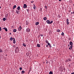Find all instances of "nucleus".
Listing matches in <instances>:
<instances>
[{
    "instance_id": "c85d7f7f",
    "label": "nucleus",
    "mask_w": 74,
    "mask_h": 74,
    "mask_svg": "<svg viewBox=\"0 0 74 74\" xmlns=\"http://www.w3.org/2000/svg\"><path fill=\"white\" fill-rule=\"evenodd\" d=\"M19 69L20 70H22V68L20 67L19 68Z\"/></svg>"
},
{
    "instance_id": "20e7f679",
    "label": "nucleus",
    "mask_w": 74,
    "mask_h": 74,
    "mask_svg": "<svg viewBox=\"0 0 74 74\" xmlns=\"http://www.w3.org/2000/svg\"><path fill=\"white\" fill-rule=\"evenodd\" d=\"M69 19L67 18L66 19L67 25H69Z\"/></svg>"
},
{
    "instance_id": "6e6d98bb",
    "label": "nucleus",
    "mask_w": 74,
    "mask_h": 74,
    "mask_svg": "<svg viewBox=\"0 0 74 74\" xmlns=\"http://www.w3.org/2000/svg\"><path fill=\"white\" fill-rule=\"evenodd\" d=\"M7 16H8V14H7Z\"/></svg>"
},
{
    "instance_id": "4c0bfd02",
    "label": "nucleus",
    "mask_w": 74,
    "mask_h": 74,
    "mask_svg": "<svg viewBox=\"0 0 74 74\" xmlns=\"http://www.w3.org/2000/svg\"><path fill=\"white\" fill-rule=\"evenodd\" d=\"M0 31H1V27H0Z\"/></svg>"
},
{
    "instance_id": "37998d69",
    "label": "nucleus",
    "mask_w": 74,
    "mask_h": 74,
    "mask_svg": "<svg viewBox=\"0 0 74 74\" xmlns=\"http://www.w3.org/2000/svg\"><path fill=\"white\" fill-rule=\"evenodd\" d=\"M71 74H74V72L71 73Z\"/></svg>"
},
{
    "instance_id": "c9c22d12",
    "label": "nucleus",
    "mask_w": 74,
    "mask_h": 74,
    "mask_svg": "<svg viewBox=\"0 0 74 74\" xmlns=\"http://www.w3.org/2000/svg\"><path fill=\"white\" fill-rule=\"evenodd\" d=\"M29 23L28 22H27V23H26V25H29Z\"/></svg>"
},
{
    "instance_id": "cd10ccee",
    "label": "nucleus",
    "mask_w": 74,
    "mask_h": 74,
    "mask_svg": "<svg viewBox=\"0 0 74 74\" xmlns=\"http://www.w3.org/2000/svg\"><path fill=\"white\" fill-rule=\"evenodd\" d=\"M2 49H0V53H1L2 52Z\"/></svg>"
},
{
    "instance_id": "6e6552de",
    "label": "nucleus",
    "mask_w": 74,
    "mask_h": 74,
    "mask_svg": "<svg viewBox=\"0 0 74 74\" xmlns=\"http://www.w3.org/2000/svg\"><path fill=\"white\" fill-rule=\"evenodd\" d=\"M23 7L24 8H26L27 7V5L26 4H24Z\"/></svg>"
},
{
    "instance_id": "7ed1b4c3",
    "label": "nucleus",
    "mask_w": 74,
    "mask_h": 74,
    "mask_svg": "<svg viewBox=\"0 0 74 74\" xmlns=\"http://www.w3.org/2000/svg\"><path fill=\"white\" fill-rule=\"evenodd\" d=\"M22 27H21V25H20L19 27L18 28V31H21V30H22Z\"/></svg>"
},
{
    "instance_id": "58836bf2",
    "label": "nucleus",
    "mask_w": 74,
    "mask_h": 74,
    "mask_svg": "<svg viewBox=\"0 0 74 74\" xmlns=\"http://www.w3.org/2000/svg\"><path fill=\"white\" fill-rule=\"evenodd\" d=\"M40 36L41 37H42V36H43V34H41L40 35Z\"/></svg>"
},
{
    "instance_id": "2f4dec72",
    "label": "nucleus",
    "mask_w": 74,
    "mask_h": 74,
    "mask_svg": "<svg viewBox=\"0 0 74 74\" xmlns=\"http://www.w3.org/2000/svg\"><path fill=\"white\" fill-rule=\"evenodd\" d=\"M61 34L62 36H63V35H64V33H63V32H62Z\"/></svg>"
},
{
    "instance_id": "a211bd4d",
    "label": "nucleus",
    "mask_w": 74,
    "mask_h": 74,
    "mask_svg": "<svg viewBox=\"0 0 74 74\" xmlns=\"http://www.w3.org/2000/svg\"><path fill=\"white\" fill-rule=\"evenodd\" d=\"M17 9L18 10H20V6H18L17 7Z\"/></svg>"
},
{
    "instance_id": "39448f33",
    "label": "nucleus",
    "mask_w": 74,
    "mask_h": 74,
    "mask_svg": "<svg viewBox=\"0 0 74 74\" xmlns=\"http://www.w3.org/2000/svg\"><path fill=\"white\" fill-rule=\"evenodd\" d=\"M26 32H30V29L29 28L27 29H26Z\"/></svg>"
},
{
    "instance_id": "052dcab7",
    "label": "nucleus",
    "mask_w": 74,
    "mask_h": 74,
    "mask_svg": "<svg viewBox=\"0 0 74 74\" xmlns=\"http://www.w3.org/2000/svg\"><path fill=\"white\" fill-rule=\"evenodd\" d=\"M43 37H44V36H43Z\"/></svg>"
},
{
    "instance_id": "a19ab883",
    "label": "nucleus",
    "mask_w": 74,
    "mask_h": 74,
    "mask_svg": "<svg viewBox=\"0 0 74 74\" xmlns=\"http://www.w3.org/2000/svg\"><path fill=\"white\" fill-rule=\"evenodd\" d=\"M34 5V7H36V5Z\"/></svg>"
},
{
    "instance_id": "bf43d9fd",
    "label": "nucleus",
    "mask_w": 74,
    "mask_h": 74,
    "mask_svg": "<svg viewBox=\"0 0 74 74\" xmlns=\"http://www.w3.org/2000/svg\"><path fill=\"white\" fill-rule=\"evenodd\" d=\"M73 6L74 7V4H73Z\"/></svg>"
},
{
    "instance_id": "412c9836",
    "label": "nucleus",
    "mask_w": 74,
    "mask_h": 74,
    "mask_svg": "<svg viewBox=\"0 0 74 74\" xmlns=\"http://www.w3.org/2000/svg\"><path fill=\"white\" fill-rule=\"evenodd\" d=\"M22 74H24L25 73V71H22Z\"/></svg>"
},
{
    "instance_id": "2eb2a0df",
    "label": "nucleus",
    "mask_w": 74,
    "mask_h": 74,
    "mask_svg": "<svg viewBox=\"0 0 74 74\" xmlns=\"http://www.w3.org/2000/svg\"><path fill=\"white\" fill-rule=\"evenodd\" d=\"M43 19L45 21H46L47 19V17H45L44 18H43Z\"/></svg>"
},
{
    "instance_id": "4be33fe9",
    "label": "nucleus",
    "mask_w": 74,
    "mask_h": 74,
    "mask_svg": "<svg viewBox=\"0 0 74 74\" xmlns=\"http://www.w3.org/2000/svg\"><path fill=\"white\" fill-rule=\"evenodd\" d=\"M45 42L46 43V44H48V41L47 40H45Z\"/></svg>"
},
{
    "instance_id": "c756f323",
    "label": "nucleus",
    "mask_w": 74,
    "mask_h": 74,
    "mask_svg": "<svg viewBox=\"0 0 74 74\" xmlns=\"http://www.w3.org/2000/svg\"><path fill=\"white\" fill-rule=\"evenodd\" d=\"M72 49V47L71 46H70V47L69 48V49Z\"/></svg>"
},
{
    "instance_id": "13d9d810",
    "label": "nucleus",
    "mask_w": 74,
    "mask_h": 74,
    "mask_svg": "<svg viewBox=\"0 0 74 74\" xmlns=\"http://www.w3.org/2000/svg\"><path fill=\"white\" fill-rule=\"evenodd\" d=\"M1 8V6H0V8Z\"/></svg>"
},
{
    "instance_id": "79ce46f5",
    "label": "nucleus",
    "mask_w": 74,
    "mask_h": 74,
    "mask_svg": "<svg viewBox=\"0 0 74 74\" xmlns=\"http://www.w3.org/2000/svg\"><path fill=\"white\" fill-rule=\"evenodd\" d=\"M48 47V45H46V47Z\"/></svg>"
},
{
    "instance_id": "f3484780",
    "label": "nucleus",
    "mask_w": 74,
    "mask_h": 74,
    "mask_svg": "<svg viewBox=\"0 0 74 74\" xmlns=\"http://www.w3.org/2000/svg\"><path fill=\"white\" fill-rule=\"evenodd\" d=\"M68 60L69 62H71V58H68Z\"/></svg>"
},
{
    "instance_id": "9d476101",
    "label": "nucleus",
    "mask_w": 74,
    "mask_h": 74,
    "mask_svg": "<svg viewBox=\"0 0 74 74\" xmlns=\"http://www.w3.org/2000/svg\"><path fill=\"white\" fill-rule=\"evenodd\" d=\"M16 13L17 14H19V11L16 10Z\"/></svg>"
},
{
    "instance_id": "5fc2aeb1",
    "label": "nucleus",
    "mask_w": 74,
    "mask_h": 74,
    "mask_svg": "<svg viewBox=\"0 0 74 74\" xmlns=\"http://www.w3.org/2000/svg\"><path fill=\"white\" fill-rule=\"evenodd\" d=\"M10 35L11 34V33H10Z\"/></svg>"
},
{
    "instance_id": "393cba45",
    "label": "nucleus",
    "mask_w": 74,
    "mask_h": 74,
    "mask_svg": "<svg viewBox=\"0 0 74 74\" xmlns=\"http://www.w3.org/2000/svg\"><path fill=\"white\" fill-rule=\"evenodd\" d=\"M53 23V21H51L50 22V24H51Z\"/></svg>"
},
{
    "instance_id": "9b49d317",
    "label": "nucleus",
    "mask_w": 74,
    "mask_h": 74,
    "mask_svg": "<svg viewBox=\"0 0 74 74\" xmlns=\"http://www.w3.org/2000/svg\"><path fill=\"white\" fill-rule=\"evenodd\" d=\"M23 45L24 47H26V44H25V43H23Z\"/></svg>"
},
{
    "instance_id": "aec40b11",
    "label": "nucleus",
    "mask_w": 74,
    "mask_h": 74,
    "mask_svg": "<svg viewBox=\"0 0 74 74\" xmlns=\"http://www.w3.org/2000/svg\"><path fill=\"white\" fill-rule=\"evenodd\" d=\"M56 32H60V29H58Z\"/></svg>"
},
{
    "instance_id": "5701e85b",
    "label": "nucleus",
    "mask_w": 74,
    "mask_h": 74,
    "mask_svg": "<svg viewBox=\"0 0 74 74\" xmlns=\"http://www.w3.org/2000/svg\"><path fill=\"white\" fill-rule=\"evenodd\" d=\"M68 59H66L65 60V63H67V62H68Z\"/></svg>"
},
{
    "instance_id": "ea45409f",
    "label": "nucleus",
    "mask_w": 74,
    "mask_h": 74,
    "mask_svg": "<svg viewBox=\"0 0 74 74\" xmlns=\"http://www.w3.org/2000/svg\"><path fill=\"white\" fill-rule=\"evenodd\" d=\"M45 8H47V6H45Z\"/></svg>"
},
{
    "instance_id": "473e14b6",
    "label": "nucleus",
    "mask_w": 74,
    "mask_h": 74,
    "mask_svg": "<svg viewBox=\"0 0 74 74\" xmlns=\"http://www.w3.org/2000/svg\"><path fill=\"white\" fill-rule=\"evenodd\" d=\"M49 47H50V48H51V47H52L51 46V45H49Z\"/></svg>"
},
{
    "instance_id": "dca6fc26",
    "label": "nucleus",
    "mask_w": 74,
    "mask_h": 74,
    "mask_svg": "<svg viewBox=\"0 0 74 74\" xmlns=\"http://www.w3.org/2000/svg\"><path fill=\"white\" fill-rule=\"evenodd\" d=\"M39 24V22H37L35 23L36 25H38Z\"/></svg>"
},
{
    "instance_id": "4d7b16f0",
    "label": "nucleus",
    "mask_w": 74,
    "mask_h": 74,
    "mask_svg": "<svg viewBox=\"0 0 74 74\" xmlns=\"http://www.w3.org/2000/svg\"><path fill=\"white\" fill-rule=\"evenodd\" d=\"M73 14H74V12H73Z\"/></svg>"
},
{
    "instance_id": "a18cd8bd",
    "label": "nucleus",
    "mask_w": 74,
    "mask_h": 74,
    "mask_svg": "<svg viewBox=\"0 0 74 74\" xmlns=\"http://www.w3.org/2000/svg\"><path fill=\"white\" fill-rule=\"evenodd\" d=\"M70 56V57H71V58H72V56Z\"/></svg>"
},
{
    "instance_id": "7c9ffc66",
    "label": "nucleus",
    "mask_w": 74,
    "mask_h": 74,
    "mask_svg": "<svg viewBox=\"0 0 74 74\" xmlns=\"http://www.w3.org/2000/svg\"><path fill=\"white\" fill-rule=\"evenodd\" d=\"M12 47L14 48H15V45H13L12 46Z\"/></svg>"
},
{
    "instance_id": "4468645a",
    "label": "nucleus",
    "mask_w": 74,
    "mask_h": 74,
    "mask_svg": "<svg viewBox=\"0 0 74 74\" xmlns=\"http://www.w3.org/2000/svg\"><path fill=\"white\" fill-rule=\"evenodd\" d=\"M16 5H14L13 6V9H15V8H16Z\"/></svg>"
},
{
    "instance_id": "09e8293b",
    "label": "nucleus",
    "mask_w": 74,
    "mask_h": 74,
    "mask_svg": "<svg viewBox=\"0 0 74 74\" xmlns=\"http://www.w3.org/2000/svg\"><path fill=\"white\" fill-rule=\"evenodd\" d=\"M69 12H71V10H70L69 11Z\"/></svg>"
},
{
    "instance_id": "ddd939ff",
    "label": "nucleus",
    "mask_w": 74,
    "mask_h": 74,
    "mask_svg": "<svg viewBox=\"0 0 74 74\" xmlns=\"http://www.w3.org/2000/svg\"><path fill=\"white\" fill-rule=\"evenodd\" d=\"M37 46L38 47H40V45L39 44H37Z\"/></svg>"
},
{
    "instance_id": "f03ea898",
    "label": "nucleus",
    "mask_w": 74,
    "mask_h": 74,
    "mask_svg": "<svg viewBox=\"0 0 74 74\" xmlns=\"http://www.w3.org/2000/svg\"><path fill=\"white\" fill-rule=\"evenodd\" d=\"M15 53H18L19 51V49L18 47H17L15 50Z\"/></svg>"
},
{
    "instance_id": "3c124183",
    "label": "nucleus",
    "mask_w": 74,
    "mask_h": 74,
    "mask_svg": "<svg viewBox=\"0 0 74 74\" xmlns=\"http://www.w3.org/2000/svg\"><path fill=\"white\" fill-rule=\"evenodd\" d=\"M71 14H73V12H71Z\"/></svg>"
},
{
    "instance_id": "72a5a7b5",
    "label": "nucleus",
    "mask_w": 74,
    "mask_h": 74,
    "mask_svg": "<svg viewBox=\"0 0 74 74\" xmlns=\"http://www.w3.org/2000/svg\"><path fill=\"white\" fill-rule=\"evenodd\" d=\"M31 3H34V1H31Z\"/></svg>"
},
{
    "instance_id": "f704fd0d",
    "label": "nucleus",
    "mask_w": 74,
    "mask_h": 74,
    "mask_svg": "<svg viewBox=\"0 0 74 74\" xmlns=\"http://www.w3.org/2000/svg\"><path fill=\"white\" fill-rule=\"evenodd\" d=\"M47 44H48V45H50V43H49V42L47 43Z\"/></svg>"
},
{
    "instance_id": "a878e982",
    "label": "nucleus",
    "mask_w": 74,
    "mask_h": 74,
    "mask_svg": "<svg viewBox=\"0 0 74 74\" xmlns=\"http://www.w3.org/2000/svg\"><path fill=\"white\" fill-rule=\"evenodd\" d=\"M58 18H60V17H61V16H60V15H58Z\"/></svg>"
},
{
    "instance_id": "0eeeda50",
    "label": "nucleus",
    "mask_w": 74,
    "mask_h": 74,
    "mask_svg": "<svg viewBox=\"0 0 74 74\" xmlns=\"http://www.w3.org/2000/svg\"><path fill=\"white\" fill-rule=\"evenodd\" d=\"M3 29H4L6 32H7V31H8V29H7V28L4 27L3 28Z\"/></svg>"
},
{
    "instance_id": "de8ad7c7",
    "label": "nucleus",
    "mask_w": 74,
    "mask_h": 74,
    "mask_svg": "<svg viewBox=\"0 0 74 74\" xmlns=\"http://www.w3.org/2000/svg\"><path fill=\"white\" fill-rule=\"evenodd\" d=\"M59 1H61V0H59Z\"/></svg>"
},
{
    "instance_id": "1a4fd4ad",
    "label": "nucleus",
    "mask_w": 74,
    "mask_h": 74,
    "mask_svg": "<svg viewBox=\"0 0 74 74\" xmlns=\"http://www.w3.org/2000/svg\"><path fill=\"white\" fill-rule=\"evenodd\" d=\"M70 45H73V42H70L69 43Z\"/></svg>"
},
{
    "instance_id": "423d86ee",
    "label": "nucleus",
    "mask_w": 74,
    "mask_h": 74,
    "mask_svg": "<svg viewBox=\"0 0 74 74\" xmlns=\"http://www.w3.org/2000/svg\"><path fill=\"white\" fill-rule=\"evenodd\" d=\"M46 22L47 24H50V21L49 20H47L46 21Z\"/></svg>"
},
{
    "instance_id": "b1692460",
    "label": "nucleus",
    "mask_w": 74,
    "mask_h": 74,
    "mask_svg": "<svg viewBox=\"0 0 74 74\" xmlns=\"http://www.w3.org/2000/svg\"><path fill=\"white\" fill-rule=\"evenodd\" d=\"M6 20V18H3V21H5Z\"/></svg>"
},
{
    "instance_id": "6ab92c4d",
    "label": "nucleus",
    "mask_w": 74,
    "mask_h": 74,
    "mask_svg": "<svg viewBox=\"0 0 74 74\" xmlns=\"http://www.w3.org/2000/svg\"><path fill=\"white\" fill-rule=\"evenodd\" d=\"M49 74H53V72L52 71H51L49 72Z\"/></svg>"
},
{
    "instance_id": "f8f14e48",
    "label": "nucleus",
    "mask_w": 74,
    "mask_h": 74,
    "mask_svg": "<svg viewBox=\"0 0 74 74\" xmlns=\"http://www.w3.org/2000/svg\"><path fill=\"white\" fill-rule=\"evenodd\" d=\"M17 30H16V29H13V32H16Z\"/></svg>"
},
{
    "instance_id": "49530a36",
    "label": "nucleus",
    "mask_w": 74,
    "mask_h": 74,
    "mask_svg": "<svg viewBox=\"0 0 74 74\" xmlns=\"http://www.w3.org/2000/svg\"><path fill=\"white\" fill-rule=\"evenodd\" d=\"M64 1H66V0H63Z\"/></svg>"
},
{
    "instance_id": "864d4df0",
    "label": "nucleus",
    "mask_w": 74,
    "mask_h": 74,
    "mask_svg": "<svg viewBox=\"0 0 74 74\" xmlns=\"http://www.w3.org/2000/svg\"><path fill=\"white\" fill-rule=\"evenodd\" d=\"M0 38H1V36L0 35Z\"/></svg>"
},
{
    "instance_id": "f257e3e1",
    "label": "nucleus",
    "mask_w": 74,
    "mask_h": 74,
    "mask_svg": "<svg viewBox=\"0 0 74 74\" xmlns=\"http://www.w3.org/2000/svg\"><path fill=\"white\" fill-rule=\"evenodd\" d=\"M10 41H12L13 40V42L14 44H15L16 41H15V39L14 38H12V37H11L10 38Z\"/></svg>"
},
{
    "instance_id": "603ef678",
    "label": "nucleus",
    "mask_w": 74,
    "mask_h": 74,
    "mask_svg": "<svg viewBox=\"0 0 74 74\" xmlns=\"http://www.w3.org/2000/svg\"><path fill=\"white\" fill-rule=\"evenodd\" d=\"M27 11H29V10H27Z\"/></svg>"
},
{
    "instance_id": "e433bc0d",
    "label": "nucleus",
    "mask_w": 74,
    "mask_h": 74,
    "mask_svg": "<svg viewBox=\"0 0 74 74\" xmlns=\"http://www.w3.org/2000/svg\"><path fill=\"white\" fill-rule=\"evenodd\" d=\"M36 7H33V8H34V10H36Z\"/></svg>"
},
{
    "instance_id": "8fccbe9b",
    "label": "nucleus",
    "mask_w": 74,
    "mask_h": 74,
    "mask_svg": "<svg viewBox=\"0 0 74 74\" xmlns=\"http://www.w3.org/2000/svg\"><path fill=\"white\" fill-rule=\"evenodd\" d=\"M68 46L69 47H70V45L69 44V45H68Z\"/></svg>"
},
{
    "instance_id": "bb28decb",
    "label": "nucleus",
    "mask_w": 74,
    "mask_h": 74,
    "mask_svg": "<svg viewBox=\"0 0 74 74\" xmlns=\"http://www.w3.org/2000/svg\"><path fill=\"white\" fill-rule=\"evenodd\" d=\"M31 71V68H30L29 70V73H28V74H29V73H30V72Z\"/></svg>"
},
{
    "instance_id": "c03bdc74",
    "label": "nucleus",
    "mask_w": 74,
    "mask_h": 74,
    "mask_svg": "<svg viewBox=\"0 0 74 74\" xmlns=\"http://www.w3.org/2000/svg\"><path fill=\"white\" fill-rule=\"evenodd\" d=\"M72 48L73 47V45H71V46Z\"/></svg>"
}]
</instances>
